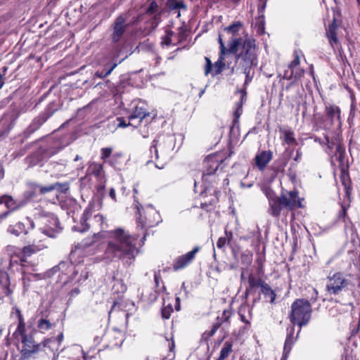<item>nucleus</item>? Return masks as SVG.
Listing matches in <instances>:
<instances>
[{
    "mask_svg": "<svg viewBox=\"0 0 360 360\" xmlns=\"http://www.w3.org/2000/svg\"><path fill=\"white\" fill-rule=\"evenodd\" d=\"M134 205L139 215L136 219V229L138 233L131 235L122 228H117L107 233L108 243L104 252V258L108 261L121 260L129 265L133 263L139 253L136 241L141 233L143 234L141 241L142 245L148 235L147 229L153 227L161 222V217L152 205H148L146 208V218L143 219L141 214V205L137 198L134 196Z\"/></svg>",
    "mask_w": 360,
    "mask_h": 360,
    "instance_id": "obj_1",
    "label": "nucleus"
},
{
    "mask_svg": "<svg viewBox=\"0 0 360 360\" xmlns=\"http://www.w3.org/2000/svg\"><path fill=\"white\" fill-rule=\"evenodd\" d=\"M231 53L236 54L238 68L245 75V85L248 84L255 75V68L257 65V54L255 41L252 39L232 38L229 47Z\"/></svg>",
    "mask_w": 360,
    "mask_h": 360,
    "instance_id": "obj_2",
    "label": "nucleus"
},
{
    "mask_svg": "<svg viewBox=\"0 0 360 360\" xmlns=\"http://www.w3.org/2000/svg\"><path fill=\"white\" fill-rule=\"evenodd\" d=\"M311 316V307L309 302L304 299L296 300L291 305L290 320L293 324L300 327L307 325Z\"/></svg>",
    "mask_w": 360,
    "mask_h": 360,
    "instance_id": "obj_3",
    "label": "nucleus"
},
{
    "mask_svg": "<svg viewBox=\"0 0 360 360\" xmlns=\"http://www.w3.org/2000/svg\"><path fill=\"white\" fill-rule=\"evenodd\" d=\"M353 285L348 275L338 271L330 273L326 278V291L331 295H338L346 292L349 287Z\"/></svg>",
    "mask_w": 360,
    "mask_h": 360,
    "instance_id": "obj_4",
    "label": "nucleus"
},
{
    "mask_svg": "<svg viewBox=\"0 0 360 360\" xmlns=\"http://www.w3.org/2000/svg\"><path fill=\"white\" fill-rule=\"evenodd\" d=\"M22 348L21 349V359L33 358L35 359L41 356L44 353L47 354V349L45 342L36 344L31 336L24 337L21 340Z\"/></svg>",
    "mask_w": 360,
    "mask_h": 360,
    "instance_id": "obj_5",
    "label": "nucleus"
},
{
    "mask_svg": "<svg viewBox=\"0 0 360 360\" xmlns=\"http://www.w3.org/2000/svg\"><path fill=\"white\" fill-rule=\"evenodd\" d=\"M57 272H59L58 277H60L61 279L63 276H67V280L64 281L65 283L74 281L78 274V271L70 261L60 262L58 265L55 266L51 269L49 270L46 273V276L51 277Z\"/></svg>",
    "mask_w": 360,
    "mask_h": 360,
    "instance_id": "obj_6",
    "label": "nucleus"
},
{
    "mask_svg": "<svg viewBox=\"0 0 360 360\" xmlns=\"http://www.w3.org/2000/svg\"><path fill=\"white\" fill-rule=\"evenodd\" d=\"M172 148V141L171 139L165 140L164 138L159 137L153 141L150 152L151 154L154 153L155 160L160 157L165 159L167 158Z\"/></svg>",
    "mask_w": 360,
    "mask_h": 360,
    "instance_id": "obj_7",
    "label": "nucleus"
},
{
    "mask_svg": "<svg viewBox=\"0 0 360 360\" xmlns=\"http://www.w3.org/2000/svg\"><path fill=\"white\" fill-rule=\"evenodd\" d=\"M281 197L283 201V206L289 210H293L297 207H302V199L298 197V191L297 190L283 193Z\"/></svg>",
    "mask_w": 360,
    "mask_h": 360,
    "instance_id": "obj_8",
    "label": "nucleus"
},
{
    "mask_svg": "<svg viewBox=\"0 0 360 360\" xmlns=\"http://www.w3.org/2000/svg\"><path fill=\"white\" fill-rule=\"evenodd\" d=\"M18 115L14 112L5 113L0 120V139L4 138L13 129Z\"/></svg>",
    "mask_w": 360,
    "mask_h": 360,
    "instance_id": "obj_9",
    "label": "nucleus"
},
{
    "mask_svg": "<svg viewBox=\"0 0 360 360\" xmlns=\"http://www.w3.org/2000/svg\"><path fill=\"white\" fill-rule=\"evenodd\" d=\"M200 247L194 248L191 251L177 257L174 262L173 269L174 271L182 269L187 266L194 259L195 255L200 250Z\"/></svg>",
    "mask_w": 360,
    "mask_h": 360,
    "instance_id": "obj_10",
    "label": "nucleus"
},
{
    "mask_svg": "<svg viewBox=\"0 0 360 360\" xmlns=\"http://www.w3.org/2000/svg\"><path fill=\"white\" fill-rule=\"evenodd\" d=\"M127 27L126 18L122 15L118 16L113 23V30L111 35L112 41L113 42L119 41L124 34Z\"/></svg>",
    "mask_w": 360,
    "mask_h": 360,
    "instance_id": "obj_11",
    "label": "nucleus"
},
{
    "mask_svg": "<svg viewBox=\"0 0 360 360\" xmlns=\"http://www.w3.org/2000/svg\"><path fill=\"white\" fill-rule=\"evenodd\" d=\"M150 113L147 112L146 105L141 101H133L131 103V114L129 116V120L139 119V122L148 116Z\"/></svg>",
    "mask_w": 360,
    "mask_h": 360,
    "instance_id": "obj_12",
    "label": "nucleus"
},
{
    "mask_svg": "<svg viewBox=\"0 0 360 360\" xmlns=\"http://www.w3.org/2000/svg\"><path fill=\"white\" fill-rule=\"evenodd\" d=\"M56 110L52 109L49 105L44 112L35 117L27 128L29 133H33L37 130L55 112Z\"/></svg>",
    "mask_w": 360,
    "mask_h": 360,
    "instance_id": "obj_13",
    "label": "nucleus"
},
{
    "mask_svg": "<svg viewBox=\"0 0 360 360\" xmlns=\"http://www.w3.org/2000/svg\"><path fill=\"white\" fill-rule=\"evenodd\" d=\"M224 56L221 55V53H219V59L214 64V68H213V75H217L219 73H221L225 66V63H224ZM206 60V66L205 68V74L207 75L209 73H210L212 71V63L211 60L208 58H205Z\"/></svg>",
    "mask_w": 360,
    "mask_h": 360,
    "instance_id": "obj_14",
    "label": "nucleus"
},
{
    "mask_svg": "<svg viewBox=\"0 0 360 360\" xmlns=\"http://www.w3.org/2000/svg\"><path fill=\"white\" fill-rule=\"evenodd\" d=\"M204 164L206 169L202 176L203 180L206 176L212 175L217 170L220 162L215 155H209L205 159Z\"/></svg>",
    "mask_w": 360,
    "mask_h": 360,
    "instance_id": "obj_15",
    "label": "nucleus"
},
{
    "mask_svg": "<svg viewBox=\"0 0 360 360\" xmlns=\"http://www.w3.org/2000/svg\"><path fill=\"white\" fill-rule=\"evenodd\" d=\"M272 158L273 153L271 150H263L261 153L257 154L255 158L257 167L260 171H263L269 162L271 160Z\"/></svg>",
    "mask_w": 360,
    "mask_h": 360,
    "instance_id": "obj_16",
    "label": "nucleus"
},
{
    "mask_svg": "<svg viewBox=\"0 0 360 360\" xmlns=\"http://www.w3.org/2000/svg\"><path fill=\"white\" fill-rule=\"evenodd\" d=\"M43 222L46 224V227L41 229L42 232L47 236H51L49 233L50 231H57L59 229L58 219L54 214H49L42 219Z\"/></svg>",
    "mask_w": 360,
    "mask_h": 360,
    "instance_id": "obj_17",
    "label": "nucleus"
},
{
    "mask_svg": "<svg viewBox=\"0 0 360 360\" xmlns=\"http://www.w3.org/2000/svg\"><path fill=\"white\" fill-rule=\"evenodd\" d=\"M91 215V211L89 208H86L80 219L79 224L75 225L72 227V230L75 231H78L81 233L86 232L89 229L90 225L87 222Z\"/></svg>",
    "mask_w": 360,
    "mask_h": 360,
    "instance_id": "obj_18",
    "label": "nucleus"
},
{
    "mask_svg": "<svg viewBox=\"0 0 360 360\" xmlns=\"http://www.w3.org/2000/svg\"><path fill=\"white\" fill-rule=\"evenodd\" d=\"M63 334L60 333L56 338H51L44 340L47 350L56 353L63 341Z\"/></svg>",
    "mask_w": 360,
    "mask_h": 360,
    "instance_id": "obj_19",
    "label": "nucleus"
},
{
    "mask_svg": "<svg viewBox=\"0 0 360 360\" xmlns=\"http://www.w3.org/2000/svg\"><path fill=\"white\" fill-rule=\"evenodd\" d=\"M146 13L153 17V26L157 27L161 20L162 11H160L159 6L155 1H153L150 4V6L147 8Z\"/></svg>",
    "mask_w": 360,
    "mask_h": 360,
    "instance_id": "obj_20",
    "label": "nucleus"
},
{
    "mask_svg": "<svg viewBox=\"0 0 360 360\" xmlns=\"http://www.w3.org/2000/svg\"><path fill=\"white\" fill-rule=\"evenodd\" d=\"M340 108L335 105H330L326 106V116L330 120V122L333 124L335 120L339 121L341 124L340 120Z\"/></svg>",
    "mask_w": 360,
    "mask_h": 360,
    "instance_id": "obj_21",
    "label": "nucleus"
},
{
    "mask_svg": "<svg viewBox=\"0 0 360 360\" xmlns=\"http://www.w3.org/2000/svg\"><path fill=\"white\" fill-rule=\"evenodd\" d=\"M14 309L15 311V313L18 316V323L16 328V330L14 333V335H20L21 337V340L23 339L24 337H29L27 335H26L25 332V323L24 321L23 316L21 314L20 310L18 307H14Z\"/></svg>",
    "mask_w": 360,
    "mask_h": 360,
    "instance_id": "obj_22",
    "label": "nucleus"
},
{
    "mask_svg": "<svg viewBox=\"0 0 360 360\" xmlns=\"http://www.w3.org/2000/svg\"><path fill=\"white\" fill-rule=\"evenodd\" d=\"M269 204V212L274 217H278L281 211L283 208H285L283 206V201L281 197H278L275 200H271Z\"/></svg>",
    "mask_w": 360,
    "mask_h": 360,
    "instance_id": "obj_23",
    "label": "nucleus"
},
{
    "mask_svg": "<svg viewBox=\"0 0 360 360\" xmlns=\"http://www.w3.org/2000/svg\"><path fill=\"white\" fill-rule=\"evenodd\" d=\"M304 70L299 68L286 69L283 73V78L288 80L298 79L304 75Z\"/></svg>",
    "mask_w": 360,
    "mask_h": 360,
    "instance_id": "obj_24",
    "label": "nucleus"
},
{
    "mask_svg": "<svg viewBox=\"0 0 360 360\" xmlns=\"http://www.w3.org/2000/svg\"><path fill=\"white\" fill-rule=\"evenodd\" d=\"M264 283L265 282H264L261 278L256 277L255 275L250 274L248 277L249 287L245 290L246 295L250 294L256 288H261Z\"/></svg>",
    "mask_w": 360,
    "mask_h": 360,
    "instance_id": "obj_25",
    "label": "nucleus"
},
{
    "mask_svg": "<svg viewBox=\"0 0 360 360\" xmlns=\"http://www.w3.org/2000/svg\"><path fill=\"white\" fill-rule=\"evenodd\" d=\"M294 332V328L290 327L287 328V336L283 347V350H285L286 353L290 352L292 347L296 340V338L293 336Z\"/></svg>",
    "mask_w": 360,
    "mask_h": 360,
    "instance_id": "obj_26",
    "label": "nucleus"
},
{
    "mask_svg": "<svg viewBox=\"0 0 360 360\" xmlns=\"http://www.w3.org/2000/svg\"><path fill=\"white\" fill-rule=\"evenodd\" d=\"M67 165L66 160H60V162L51 161L49 164L50 170L56 174H62L65 172Z\"/></svg>",
    "mask_w": 360,
    "mask_h": 360,
    "instance_id": "obj_27",
    "label": "nucleus"
},
{
    "mask_svg": "<svg viewBox=\"0 0 360 360\" xmlns=\"http://www.w3.org/2000/svg\"><path fill=\"white\" fill-rule=\"evenodd\" d=\"M7 231L15 236H19L21 233H27V231L26 230L24 224L22 222H18L14 225H10L8 227Z\"/></svg>",
    "mask_w": 360,
    "mask_h": 360,
    "instance_id": "obj_28",
    "label": "nucleus"
},
{
    "mask_svg": "<svg viewBox=\"0 0 360 360\" xmlns=\"http://www.w3.org/2000/svg\"><path fill=\"white\" fill-rule=\"evenodd\" d=\"M240 95V101L236 103V108L234 111V116L238 120L243 112V105L246 101V92L245 90H240L239 91Z\"/></svg>",
    "mask_w": 360,
    "mask_h": 360,
    "instance_id": "obj_29",
    "label": "nucleus"
},
{
    "mask_svg": "<svg viewBox=\"0 0 360 360\" xmlns=\"http://www.w3.org/2000/svg\"><path fill=\"white\" fill-rule=\"evenodd\" d=\"M326 36L329 40V43L332 46L338 44V39L336 33V25L333 22L331 24L326 30Z\"/></svg>",
    "mask_w": 360,
    "mask_h": 360,
    "instance_id": "obj_30",
    "label": "nucleus"
},
{
    "mask_svg": "<svg viewBox=\"0 0 360 360\" xmlns=\"http://www.w3.org/2000/svg\"><path fill=\"white\" fill-rule=\"evenodd\" d=\"M261 292L264 294L266 299L269 300L271 303L274 302L276 298V294L267 283H264L262 285Z\"/></svg>",
    "mask_w": 360,
    "mask_h": 360,
    "instance_id": "obj_31",
    "label": "nucleus"
},
{
    "mask_svg": "<svg viewBox=\"0 0 360 360\" xmlns=\"http://www.w3.org/2000/svg\"><path fill=\"white\" fill-rule=\"evenodd\" d=\"M232 346L233 345L231 342H225L220 351L219 356L216 360H224L226 358H227L233 351Z\"/></svg>",
    "mask_w": 360,
    "mask_h": 360,
    "instance_id": "obj_32",
    "label": "nucleus"
},
{
    "mask_svg": "<svg viewBox=\"0 0 360 360\" xmlns=\"http://www.w3.org/2000/svg\"><path fill=\"white\" fill-rule=\"evenodd\" d=\"M167 6L170 11H176L180 8L186 10V6L183 1L167 0Z\"/></svg>",
    "mask_w": 360,
    "mask_h": 360,
    "instance_id": "obj_33",
    "label": "nucleus"
},
{
    "mask_svg": "<svg viewBox=\"0 0 360 360\" xmlns=\"http://www.w3.org/2000/svg\"><path fill=\"white\" fill-rule=\"evenodd\" d=\"M3 203L6 207L11 211H13L19 208L21 205L17 203V202L10 195H4Z\"/></svg>",
    "mask_w": 360,
    "mask_h": 360,
    "instance_id": "obj_34",
    "label": "nucleus"
},
{
    "mask_svg": "<svg viewBox=\"0 0 360 360\" xmlns=\"http://www.w3.org/2000/svg\"><path fill=\"white\" fill-rule=\"evenodd\" d=\"M109 124L112 125V127H110V130L112 131H114L115 129H117L118 127H126L127 126L132 125L130 122L126 123L123 117H119L113 120L112 122H110Z\"/></svg>",
    "mask_w": 360,
    "mask_h": 360,
    "instance_id": "obj_35",
    "label": "nucleus"
},
{
    "mask_svg": "<svg viewBox=\"0 0 360 360\" xmlns=\"http://www.w3.org/2000/svg\"><path fill=\"white\" fill-rule=\"evenodd\" d=\"M243 27L242 22L240 21L233 22L232 24L226 27L224 30L227 33L232 34L233 35L239 32Z\"/></svg>",
    "mask_w": 360,
    "mask_h": 360,
    "instance_id": "obj_36",
    "label": "nucleus"
},
{
    "mask_svg": "<svg viewBox=\"0 0 360 360\" xmlns=\"http://www.w3.org/2000/svg\"><path fill=\"white\" fill-rule=\"evenodd\" d=\"M232 315L231 310L225 309L220 316H218L215 323H220V326L224 323H229V319Z\"/></svg>",
    "mask_w": 360,
    "mask_h": 360,
    "instance_id": "obj_37",
    "label": "nucleus"
},
{
    "mask_svg": "<svg viewBox=\"0 0 360 360\" xmlns=\"http://www.w3.org/2000/svg\"><path fill=\"white\" fill-rule=\"evenodd\" d=\"M283 140L287 144H292L296 142L295 134L291 129H284L282 131Z\"/></svg>",
    "mask_w": 360,
    "mask_h": 360,
    "instance_id": "obj_38",
    "label": "nucleus"
},
{
    "mask_svg": "<svg viewBox=\"0 0 360 360\" xmlns=\"http://www.w3.org/2000/svg\"><path fill=\"white\" fill-rule=\"evenodd\" d=\"M297 164L296 162H290V166L287 171V175L292 182L296 181L297 179Z\"/></svg>",
    "mask_w": 360,
    "mask_h": 360,
    "instance_id": "obj_39",
    "label": "nucleus"
},
{
    "mask_svg": "<svg viewBox=\"0 0 360 360\" xmlns=\"http://www.w3.org/2000/svg\"><path fill=\"white\" fill-rule=\"evenodd\" d=\"M117 63L114 62L109 68V70H106L105 71H104L103 70L101 71L98 70L94 74V77L103 79V78L108 76L109 75H110L112 71L117 67Z\"/></svg>",
    "mask_w": 360,
    "mask_h": 360,
    "instance_id": "obj_40",
    "label": "nucleus"
},
{
    "mask_svg": "<svg viewBox=\"0 0 360 360\" xmlns=\"http://www.w3.org/2000/svg\"><path fill=\"white\" fill-rule=\"evenodd\" d=\"M345 149L340 144H338L335 149V159L340 162V165H342L345 160Z\"/></svg>",
    "mask_w": 360,
    "mask_h": 360,
    "instance_id": "obj_41",
    "label": "nucleus"
},
{
    "mask_svg": "<svg viewBox=\"0 0 360 360\" xmlns=\"http://www.w3.org/2000/svg\"><path fill=\"white\" fill-rule=\"evenodd\" d=\"M300 51L295 50L294 51V53H293L294 59L288 65V69L296 68L299 66L300 63Z\"/></svg>",
    "mask_w": 360,
    "mask_h": 360,
    "instance_id": "obj_42",
    "label": "nucleus"
},
{
    "mask_svg": "<svg viewBox=\"0 0 360 360\" xmlns=\"http://www.w3.org/2000/svg\"><path fill=\"white\" fill-rule=\"evenodd\" d=\"M37 326L41 331H46L51 328V323L46 319H41L38 321Z\"/></svg>",
    "mask_w": 360,
    "mask_h": 360,
    "instance_id": "obj_43",
    "label": "nucleus"
},
{
    "mask_svg": "<svg viewBox=\"0 0 360 360\" xmlns=\"http://www.w3.org/2000/svg\"><path fill=\"white\" fill-rule=\"evenodd\" d=\"M174 33L172 31H167L166 34L162 37L161 44L169 46L172 44V37Z\"/></svg>",
    "mask_w": 360,
    "mask_h": 360,
    "instance_id": "obj_44",
    "label": "nucleus"
},
{
    "mask_svg": "<svg viewBox=\"0 0 360 360\" xmlns=\"http://www.w3.org/2000/svg\"><path fill=\"white\" fill-rule=\"evenodd\" d=\"M220 327V323H214L212 328L210 330H207L205 331L202 336L204 338L207 339V338H209L212 336H213L215 333L217 332V330Z\"/></svg>",
    "mask_w": 360,
    "mask_h": 360,
    "instance_id": "obj_45",
    "label": "nucleus"
},
{
    "mask_svg": "<svg viewBox=\"0 0 360 360\" xmlns=\"http://www.w3.org/2000/svg\"><path fill=\"white\" fill-rule=\"evenodd\" d=\"M246 311L250 313V309H249L248 307H247V306L241 307L239 309L238 314L240 316V320L243 322H244L247 324H250V321L246 318V316L244 314Z\"/></svg>",
    "mask_w": 360,
    "mask_h": 360,
    "instance_id": "obj_46",
    "label": "nucleus"
},
{
    "mask_svg": "<svg viewBox=\"0 0 360 360\" xmlns=\"http://www.w3.org/2000/svg\"><path fill=\"white\" fill-rule=\"evenodd\" d=\"M112 148L111 147H106L103 148L101 150V158L105 161L112 154Z\"/></svg>",
    "mask_w": 360,
    "mask_h": 360,
    "instance_id": "obj_47",
    "label": "nucleus"
},
{
    "mask_svg": "<svg viewBox=\"0 0 360 360\" xmlns=\"http://www.w3.org/2000/svg\"><path fill=\"white\" fill-rule=\"evenodd\" d=\"M173 312V308L171 304L165 306L162 309V316L163 319H168Z\"/></svg>",
    "mask_w": 360,
    "mask_h": 360,
    "instance_id": "obj_48",
    "label": "nucleus"
},
{
    "mask_svg": "<svg viewBox=\"0 0 360 360\" xmlns=\"http://www.w3.org/2000/svg\"><path fill=\"white\" fill-rule=\"evenodd\" d=\"M256 26L257 27L258 32L263 33L264 31V15H259L257 19Z\"/></svg>",
    "mask_w": 360,
    "mask_h": 360,
    "instance_id": "obj_49",
    "label": "nucleus"
},
{
    "mask_svg": "<svg viewBox=\"0 0 360 360\" xmlns=\"http://www.w3.org/2000/svg\"><path fill=\"white\" fill-rule=\"evenodd\" d=\"M115 338L116 339V341L113 343L112 346L120 347L124 342V339L122 334L120 330H116L115 332Z\"/></svg>",
    "mask_w": 360,
    "mask_h": 360,
    "instance_id": "obj_50",
    "label": "nucleus"
},
{
    "mask_svg": "<svg viewBox=\"0 0 360 360\" xmlns=\"http://www.w3.org/2000/svg\"><path fill=\"white\" fill-rule=\"evenodd\" d=\"M54 186H56L55 190L62 193H65L69 189V184L68 183H56Z\"/></svg>",
    "mask_w": 360,
    "mask_h": 360,
    "instance_id": "obj_51",
    "label": "nucleus"
},
{
    "mask_svg": "<svg viewBox=\"0 0 360 360\" xmlns=\"http://www.w3.org/2000/svg\"><path fill=\"white\" fill-rule=\"evenodd\" d=\"M265 195L269 200V202L271 201V200H275L278 197L276 195V193L269 188H266L264 191Z\"/></svg>",
    "mask_w": 360,
    "mask_h": 360,
    "instance_id": "obj_52",
    "label": "nucleus"
},
{
    "mask_svg": "<svg viewBox=\"0 0 360 360\" xmlns=\"http://www.w3.org/2000/svg\"><path fill=\"white\" fill-rule=\"evenodd\" d=\"M94 220L95 221V222H96L98 224V225L100 226L101 229H104L103 224H104V222H105V219H104V217L102 214H96L94 216Z\"/></svg>",
    "mask_w": 360,
    "mask_h": 360,
    "instance_id": "obj_53",
    "label": "nucleus"
},
{
    "mask_svg": "<svg viewBox=\"0 0 360 360\" xmlns=\"http://www.w3.org/2000/svg\"><path fill=\"white\" fill-rule=\"evenodd\" d=\"M267 0H259V4L257 6V12L258 15H264V11L265 10L266 6Z\"/></svg>",
    "mask_w": 360,
    "mask_h": 360,
    "instance_id": "obj_54",
    "label": "nucleus"
},
{
    "mask_svg": "<svg viewBox=\"0 0 360 360\" xmlns=\"http://www.w3.org/2000/svg\"><path fill=\"white\" fill-rule=\"evenodd\" d=\"M218 41H219V44L220 45V53H221V55H226V53H229V49H227L225 47V45H224L222 38H221V35L220 34H219Z\"/></svg>",
    "mask_w": 360,
    "mask_h": 360,
    "instance_id": "obj_55",
    "label": "nucleus"
},
{
    "mask_svg": "<svg viewBox=\"0 0 360 360\" xmlns=\"http://www.w3.org/2000/svg\"><path fill=\"white\" fill-rule=\"evenodd\" d=\"M55 188H56V186H54V184L49 185L48 186H41L39 188V193L41 194H45L48 192H51V191L55 190Z\"/></svg>",
    "mask_w": 360,
    "mask_h": 360,
    "instance_id": "obj_56",
    "label": "nucleus"
},
{
    "mask_svg": "<svg viewBox=\"0 0 360 360\" xmlns=\"http://www.w3.org/2000/svg\"><path fill=\"white\" fill-rule=\"evenodd\" d=\"M226 243H228V242L226 241V238H225V237H220L218 239L217 242V248L221 249V250H224Z\"/></svg>",
    "mask_w": 360,
    "mask_h": 360,
    "instance_id": "obj_57",
    "label": "nucleus"
},
{
    "mask_svg": "<svg viewBox=\"0 0 360 360\" xmlns=\"http://www.w3.org/2000/svg\"><path fill=\"white\" fill-rule=\"evenodd\" d=\"M35 252L34 247L31 245L24 247L22 252L25 256H30Z\"/></svg>",
    "mask_w": 360,
    "mask_h": 360,
    "instance_id": "obj_58",
    "label": "nucleus"
},
{
    "mask_svg": "<svg viewBox=\"0 0 360 360\" xmlns=\"http://www.w3.org/2000/svg\"><path fill=\"white\" fill-rule=\"evenodd\" d=\"M302 158V153L301 150L299 148L296 150V155L293 158V162H296L297 164L300 162Z\"/></svg>",
    "mask_w": 360,
    "mask_h": 360,
    "instance_id": "obj_59",
    "label": "nucleus"
},
{
    "mask_svg": "<svg viewBox=\"0 0 360 360\" xmlns=\"http://www.w3.org/2000/svg\"><path fill=\"white\" fill-rule=\"evenodd\" d=\"M341 211L339 213L338 217L339 219H344L345 218L346 214H347V208L345 206L342 205L341 206Z\"/></svg>",
    "mask_w": 360,
    "mask_h": 360,
    "instance_id": "obj_60",
    "label": "nucleus"
},
{
    "mask_svg": "<svg viewBox=\"0 0 360 360\" xmlns=\"http://www.w3.org/2000/svg\"><path fill=\"white\" fill-rule=\"evenodd\" d=\"M89 273L87 271H82L80 278L77 280L79 283H82L88 278Z\"/></svg>",
    "mask_w": 360,
    "mask_h": 360,
    "instance_id": "obj_61",
    "label": "nucleus"
},
{
    "mask_svg": "<svg viewBox=\"0 0 360 360\" xmlns=\"http://www.w3.org/2000/svg\"><path fill=\"white\" fill-rule=\"evenodd\" d=\"M289 158L290 157H288L287 158H283L281 160V164L280 167L278 168V170H282V171L284 170V167L286 166Z\"/></svg>",
    "mask_w": 360,
    "mask_h": 360,
    "instance_id": "obj_62",
    "label": "nucleus"
},
{
    "mask_svg": "<svg viewBox=\"0 0 360 360\" xmlns=\"http://www.w3.org/2000/svg\"><path fill=\"white\" fill-rule=\"evenodd\" d=\"M102 170V166L101 165H96L94 169V174L96 176L100 175Z\"/></svg>",
    "mask_w": 360,
    "mask_h": 360,
    "instance_id": "obj_63",
    "label": "nucleus"
},
{
    "mask_svg": "<svg viewBox=\"0 0 360 360\" xmlns=\"http://www.w3.org/2000/svg\"><path fill=\"white\" fill-rule=\"evenodd\" d=\"M225 235V238H226V241L228 242V243H229L231 240L233 238V233L231 231H228L227 230H226Z\"/></svg>",
    "mask_w": 360,
    "mask_h": 360,
    "instance_id": "obj_64",
    "label": "nucleus"
}]
</instances>
